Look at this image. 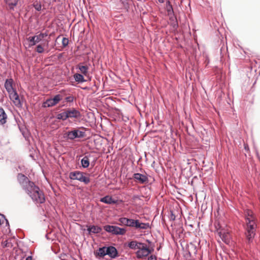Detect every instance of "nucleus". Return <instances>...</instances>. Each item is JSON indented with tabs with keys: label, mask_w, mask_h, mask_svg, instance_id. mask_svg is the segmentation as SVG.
Here are the masks:
<instances>
[{
	"label": "nucleus",
	"mask_w": 260,
	"mask_h": 260,
	"mask_svg": "<svg viewBox=\"0 0 260 260\" xmlns=\"http://www.w3.org/2000/svg\"><path fill=\"white\" fill-rule=\"evenodd\" d=\"M17 179L23 189L25 190L34 202L40 204L45 202V198L43 191L33 182L30 181L25 175L19 173Z\"/></svg>",
	"instance_id": "obj_1"
},
{
	"label": "nucleus",
	"mask_w": 260,
	"mask_h": 260,
	"mask_svg": "<svg viewBox=\"0 0 260 260\" xmlns=\"http://www.w3.org/2000/svg\"><path fill=\"white\" fill-rule=\"evenodd\" d=\"M257 228V220L247 219L245 221V235L247 242L250 244L253 242Z\"/></svg>",
	"instance_id": "obj_2"
},
{
	"label": "nucleus",
	"mask_w": 260,
	"mask_h": 260,
	"mask_svg": "<svg viewBox=\"0 0 260 260\" xmlns=\"http://www.w3.org/2000/svg\"><path fill=\"white\" fill-rule=\"evenodd\" d=\"M85 173L79 171L71 172L69 173V178L71 180H78L85 184H87L90 182V180L89 177L85 175Z\"/></svg>",
	"instance_id": "obj_3"
},
{
	"label": "nucleus",
	"mask_w": 260,
	"mask_h": 260,
	"mask_svg": "<svg viewBox=\"0 0 260 260\" xmlns=\"http://www.w3.org/2000/svg\"><path fill=\"white\" fill-rule=\"evenodd\" d=\"M139 245V249L136 252V256L138 258L140 259L146 257L152 252V250L149 249L146 244L140 242Z\"/></svg>",
	"instance_id": "obj_4"
},
{
	"label": "nucleus",
	"mask_w": 260,
	"mask_h": 260,
	"mask_svg": "<svg viewBox=\"0 0 260 260\" xmlns=\"http://www.w3.org/2000/svg\"><path fill=\"white\" fill-rule=\"evenodd\" d=\"M85 136V133L83 131H80L77 129H74L72 131H68L64 134V138L71 140H73L76 138H82Z\"/></svg>",
	"instance_id": "obj_5"
},
{
	"label": "nucleus",
	"mask_w": 260,
	"mask_h": 260,
	"mask_svg": "<svg viewBox=\"0 0 260 260\" xmlns=\"http://www.w3.org/2000/svg\"><path fill=\"white\" fill-rule=\"evenodd\" d=\"M107 232L116 235H124L126 232L124 228H121L115 225H106L103 227Z\"/></svg>",
	"instance_id": "obj_6"
},
{
	"label": "nucleus",
	"mask_w": 260,
	"mask_h": 260,
	"mask_svg": "<svg viewBox=\"0 0 260 260\" xmlns=\"http://www.w3.org/2000/svg\"><path fill=\"white\" fill-rule=\"evenodd\" d=\"M133 178L138 183L144 184L148 182V178L147 175L137 173L133 175Z\"/></svg>",
	"instance_id": "obj_7"
},
{
	"label": "nucleus",
	"mask_w": 260,
	"mask_h": 260,
	"mask_svg": "<svg viewBox=\"0 0 260 260\" xmlns=\"http://www.w3.org/2000/svg\"><path fill=\"white\" fill-rule=\"evenodd\" d=\"M9 96L16 107L19 108L22 107V104L16 90L9 94Z\"/></svg>",
	"instance_id": "obj_8"
},
{
	"label": "nucleus",
	"mask_w": 260,
	"mask_h": 260,
	"mask_svg": "<svg viewBox=\"0 0 260 260\" xmlns=\"http://www.w3.org/2000/svg\"><path fill=\"white\" fill-rule=\"evenodd\" d=\"M67 114L69 118H78L81 117L80 112L75 108H70L66 110Z\"/></svg>",
	"instance_id": "obj_9"
},
{
	"label": "nucleus",
	"mask_w": 260,
	"mask_h": 260,
	"mask_svg": "<svg viewBox=\"0 0 260 260\" xmlns=\"http://www.w3.org/2000/svg\"><path fill=\"white\" fill-rule=\"evenodd\" d=\"M13 82L12 78L7 79L5 81L4 86L9 94L16 91L13 87Z\"/></svg>",
	"instance_id": "obj_10"
},
{
	"label": "nucleus",
	"mask_w": 260,
	"mask_h": 260,
	"mask_svg": "<svg viewBox=\"0 0 260 260\" xmlns=\"http://www.w3.org/2000/svg\"><path fill=\"white\" fill-rule=\"evenodd\" d=\"M134 228L136 230H147L150 228L149 223L141 222L139 219H135Z\"/></svg>",
	"instance_id": "obj_11"
},
{
	"label": "nucleus",
	"mask_w": 260,
	"mask_h": 260,
	"mask_svg": "<svg viewBox=\"0 0 260 260\" xmlns=\"http://www.w3.org/2000/svg\"><path fill=\"white\" fill-rule=\"evenodd\" d=\"M107 255L111 258H115L118 256V252L117 249L112 246L107 247Z\"/></svg>",
	"instance_id": "obj_12"
},
{
	"label": "nucleus",
	"mask_w": 260,
	"mask_h": 260,
	"mask_svg": "<svg viewBox=\"0 0 260 260\" xmlns=\"http://www.w3.org/2000/svg\"><path fill=\"white\" fill-rule=\"evenodd\" d=\"M87 230L89 235L92 234H99L102 231V228L101 226L94 225H86Z\"/></svg>",
	"instance_id": "obj_13"
},
{
	"label": "nucleus",
	"mask_w": 260,
	"mask_h": 260,
	"mask_svg": "<svg viewBox=\"0 0 260 260\" xmlns=\"http://www.w3.org/2000/svg\"><path fill=\"white\" fill-rule=\"evenodd\" d=\"M100 201L107 204H115L117 203L118 201L114 200L109 196H106L101 198Z\"/></svg>",
	"instance_id": "obj_14"
},
{
	"label": "nucleus",
	"mask_w": 260,
	"mask_h": 260,
	"mask_svg": "<svg viewBox=\"0 0 260 260\" xmlns=\"http://www.w3.org/2000/svg\"><path fill=\"white\" fill-rule=\"evenodd\" d=\"M169 24L172 27V29L174 31H175L177 29L178 27V23L177 20V18L174 16V15L170 16Z\"/></svg>",
	"instance_id": "obj_15"
},
{
	"label": "nucleus",
	"mask_w": 260,
	"mask_h": 260,
	"mask_svg": "<svg viewBox=\"0 0 260 260\" xmlns=\"http://www.w3.org/2000/svg\"><path fill=\"white\" fill-rule=\"evenodd\" d=\"M95 256L100 257H104L105 255H107V247L103 246L99 248L98 250L94 253Z\"/></svg>",
	"instance_id": "obj_16"
},
{
	"label": "nucleus",
	"mask_w": 260,
	"mask_h": 260,
	"mask_svg": "<svg viewBox=\"0 0 260 260\" xmlns=\"http://www.w3.org/2000/svg\"><path fill=\"white\" fill-rule=\"evenodd\" d=\"M7 115L3 108L0 107V123L2 125L7 122Z\"/></svg>",
	"instance_id": "obj_17"
},
{
	"label": "nucleus",
	"mask_w": 260,
	"mask_h": 260,
	"mask_svg": "<svg viewBox=\"0 0 260 260\" xmlns=\"http://www.w3.org/2000/svg\"><path fill=\"white\" fill-rule=\"evenodd\" d=\"M244 216L245 221H247V219L254 220L256 219V217L254 215L252 211L250 210H246L244 211Z\"/></svg>",
	"instance_id": "obj_18"
},
{
	"label": "nucleus",
	"mask_w": 260,
	"mask_h": 260,
	"mask_svg": "<svg viewBox=\"0 0 260 260\" xmlns=\"http://www.w3.org/2000/svg\"><path fill=\"white\" fill-rule=\"evenodd\" d=\"M218 235L224 243H228L230 242V235L228 233L220 231L218 233Z\"/></svg>",
	"instance_id": "obj_19"
},
{
	"label": "nucleus",
	"mask_w": 260,
	"mask_h": 260,
	"mask_svg": "<svg viewBox=\"0 0 260 260\" xmlns=\"http://www.w3.org/2000/svg\"><path fill=\"white\" fill-rule=\"evenodd\" d=\"M140 242L136 240H133L127 243V246L131 249L136 250L139 249Z\"/></svg>",
	"instance_id": "obj_20"
},
{
	"label": "nucleus",
	"mask_w": 260,
	"mask_h": 260,
	"mask_svg": "<svg viewBox=\"0 0 260 260\" xmlns=\"http://www.w3.org/2000/svg\"><path fill=\"white\" fill-rule=\"evenodd\" d=\"M89 155H85L81 160L82 167L83 168H87L89 166Z\"/></svg>",
	"instance_id": "obj_21"
},
{
	"label": "nucleus",
	"mask_w": 260,
	"mask_h": 260,
	"mask_svg": "<svg viewBox=\"0 0 260 260\" xmlns=\"http://www.w3.org/2000/svg\"><path fill=\"white\" fill-rule=\"evenodd\" d=\"M7 5L9 7L10 10H14V7L17 5L18 0H5Z\"/></svg>",
	"instance_id": "obj_22"
},
{
	"label": "nucleus",
	"mask_w": 260,
	"mask_h": 260,
	"mask_svg": "<svg viewBox=\"0 0 260 260\" xmlns=\"http://www.w3.org/2000/svg\"><path fill=\"white\" fill-rule=\"evenodd\" d=\"M166 9L169 16L174 15V10L173 7L169 1H168L166 4Z\"/></svg>",
	"instance_id": "obj_23"
},
{
	"label": "nucleus",
	"mask_w": 260,
	"mask_h": 260,
	"mask_svg": "<svg viewBox=\"0 0 260 260\" xmlns=\"http://www.w3.org/2000/svg\"><path fill=\"white\" fill-rule=\"evenodd\" d=\"M74 78L76 82L78 83H83L86 82V80L84 79L83 76L79 73H76L74 75Z\"/></svg>",
	"instance_id": "obj_24"
},
{
	"label": "nucleus",
	"mask_w": 260,
	"mask_h": 260,
	"mask_svg": "<svg viewBox=\"0 0 260 260\" xmlns=\"http://www.w3.org/2000/svg\"><path fill=\"white\" fill-rule=\"evenodd\" d=\"M56 118L58 120H62L64 121L69 118V116H68V114H67L66 110L60 113H59L56 116Z\"/></svg>",
	"instance_id": "obj_25"
},
{
	"label": "nucleus",
	"mask_w": 260,
	"mask_h": 260,
	"mask_svg": "<svg viewBox=\"0 0 260 260\" xmlns=\"http://www.w3.org/2000/svg\"><path fill=\"white\" fill-rule=\"evenodd\" d=\"M55 105L53 104V102H52L51 98L47 99L45 102H43L42 104V107L43 108H49Z\"/></svg>",
	"instance_id": "obj_26"
},
{
	"label": "nucleus",
	"mask_w": 260,
	"mask_h": 260,
	"mask_svg": "<svg viewBox=\"0 0 260 260\" xmlns=\"http://www.w3.org/2000/svg\"><path fill=\"white\" fill-rule=\"evenodd\" d=\"M32 6L36 11H40L42 9L41 3L37 0L33 2Z\"/></svg>",
	"instance_id": "obj_27"
},
{
	"label": "nucleus",
	"mask_w": 260,
	"mask_h": 260,
	"mask_svg": "<svg viewBox=\"0 0 260 260\" xmlns=\"http://www.w3.org/2000/svg\"><path fill=\"white\" fill-rule=\"evenodd\" d=\"M78 69L80 72L84 75H86L88 72V68L86 66L78 65Z\"/></svg>",
	"instance_id": "obj_28"
},
{
	"label": "nucleus",
	"mask_w": 260,
	"mask_h": 260,
	"mask_svg": "<svg viewBox=\"0 0 260 260\" xmlns=\"http://www.w3.org/2000/svg\"><path fill=\"white\" fill-rule=\"evenodd\" d=\"M48 36L47 33H40L38 35L35 36L36 37L37 42L39 43L41 41H42L45 37Z\"/></svg>",
	"instance_id": "obj_29"
},
{
	"label": "nucleus",
	"mask_w": 260,
	"mask_h": 260,
	"mask_svg": "<svg viewBox=\"0 0 260 260\" xmlns=\"http://www.w3.org/2000/svg\"><path fill=\"white\" fill-rule=\"evenodd\" d=\"M53 104L55 105L60 102L62 99V96L60 94H56L55 95L53 98H51Z\"/></svg>",
	"instance_id": "obj_30"
},
{
	"label": "nucleus",
	"mask_w": 260,
	"mask_h": 260,
	"mask_svg": "<svg viewBox=\"0 0 260 260\" xmlns=\"http://www.w3.org/2000/svg\"><path fill=\"white\" fill-rule=\"evenodd\" d=\"M27 40L30 43L29 46H32L35 45L38 42H37L36 37L35 36L30 37L27 39Z\"/></svg>",
	"instance_id": "obj_31"
},
{
	"label": "nucleus",
	"mask_w": 260,
	"mask_h": 260,
	"mask_svg": "<svg viewBox=\"0 0 260 260\" xmlns=\"http://www.w3.org/2000/svg\"><path fill=\"white\" fill-rule=\"evenodd\" d=\"M128 219L126 217H121L119 219V221L121 223V225L127 226Z\"/></svg>",
	"instance_id": "obj_32"
},
{
	"label": "nucleus",
	"mask_w": 260,
	"mask_h": 260,
	"mask_svg": "<svg viewBox=\"0 0 260 260\" xmlns=\"http://www.w3.org/2000/svg\"><path fill=\"white\" fill-rule=\"evenodd\" d=\"M5 222L8 224V221L5 216L3 214H0V225L3 224Z\"/></svg>",
	"instance_id": "obj_33"
},
{
	"label": "nucleus",
	"mask_w": 260,
	"mask_h": 260,
	"mask_svg": "<svg viewBox=\"0 0 260 260\" xmlns=\"http://www.w3.org/2000/svg\"><path fill=\"white\" fill-rule=\"evenodd\" d=\"M135 219H128V221L127 222V226H129V227H131V228H134V226H135Z\"/></svg>",
	"instance_id": "obj_34"
},
{
	"label": "nucleus",
	"mask_w": 260,
	"mask_h": 260,
	"mask_svg": "<svg viewBox=\"0 0 260 260\" xmlns=\"http://www.w3.org/2000/svg\"><path fill=\"white\" fill-rule=\"evenodd\" d=\"M44 48L41 45H38L37 46L36 51L39 53H42L44 52Z\"/></svg>",
	"instance_id": "obj_35"
},
{
	"label": "nucleus",
	"mask_w": 260,
	"mask_h": 260,
	"mask_svg": "<svg viewBox=\"0 0 260 260\" xmlns=\"http://www.w3.org/2000/svg\"><path fill=\"white\" fill-rule=\"evenodd\" d=\"M69 40L68 38H63L62 40V45L63 47H65L68 45Z\"/></svg>",
	"instance_id": "obj_36"
},
{
	"label": "nucleus",
	"mask_w": 260,
	"mask_h": 260,
	"mask_svg": "<svg viewBox=\"0 0 260 260\" xmlns=\"http://www.w3.org/2000/svg\"><path fill=\"white\" fill-rule=\"evenodd\" d=\"M123 7L125 8H128L129 7L128 3L127 0H119Z\"/></svg>",
	"instance_id": "obj_37"
},
{
	"label": "nucleus",
	"mask_w": 260,
	"mask_h": 260,
	"mask_svg": "<svg viewBox=\"0 0 260 260\" xmlns=\"http://www.w3.org/2000/svg\"><path fill=\"white\" fill-rule=\"evenodd\" d=\"M65 100H66V102H67L72 103L73 102V101L74 100V98L72 95L66 97Z\"/></svg>",
	"instance_id": "obj_38"
},
{
	"label": "nucleus",
	"mask_w": 260,
	"mask_h": 260,
	"mask_svg": "<svg viewBox=\"0 0 260 260\" xmlns=\"http://www.w3.org/2000/svg\"><path fill=\"white\" fill-rule=\"evenodd\" d=\"M176 219V216L173 213V211H171V214H170V219L171 220H173V221H174Z\"/></svg>",
	"instance_id": "obj_39"
},
{
	"label": "nucleus",
	"mask_w": 260,
	"mask_h": 260,
	"mask_svg": "<svg viewBox=\"0 0 260 260\" xmlns=\"http://www.w3.org/2000/svg\"><path fill=\"white\" fill-rule=\"evenodd\" d=\"M148 260H156V256L151 255L148 257Z\"/></svg>",
	"instance_id": "obj_40"
},
{
	"label": "nucleus",
	"mask_w": 260,
	"mask_h": 260,
	"mask_svg": "<svg viewBox=\"0 0 260 260\" xmlns=\"http://www.w3.org/2000/svg\"><path fill=\"white\" fill-rule=\"evenodd\" d=\"M3 244L4 247H9V243L8 242L7 240L3 242Z\"/></svg>",
	"instance_id": "obj_41"
},
{
	"label": "nucleus",
	"mask_w": 260,
	"mask_h": 260,
	"mask_svg": "<svg viewBox=\"0 0 260 260\" xmlns=\"http://www.w3.org/2000/svg\"><path fill=\"white\" fill-rule=\"evenodd\" d=\"M25 260H32V256H28L26 258Z\"/></svg>",
	"instance_id": "obj_42"
},
{
	"label": "nucleus",
	"mask_w": 260,
	"mask_h": 260,
	"mask_svg": "<svg viewBox=\"0 0 260 260\" xmlns=\"http://www.w3.org/2000/svg\"><path fill=\"white\" fill-rule=\"evenodd\" d=\"M158 1L160 3H163L164 2V0H158Z\"/></svg>",
	"instance_id": "obj_43"
},
{
	"label": "nucleus",
	"mask_w": 260,
	"mask_h": 260,
	"mask_svg": "<svg viewBox=\"0 0 260 260\" xmlns=\"http://www.w3.org/2000/svg\"><path fill=\"white\" fill-rule=\"evenodd\" d=\"M244 148H245V150H247V149H248V146H247V145H245Z\"/></svg>",
	"instance_id": "obj_44"
},
{
	"label": "nucleus",
	"mask_w": 260,
	"mask_h": 260,
	"mask_svg": "<svg viewBox=\"0 0 260 260\" xmlns=\"http://www.w3.org/2000/svg\"><path fill=\"white\" fill-rule=\"evenodd\" d=\"M147 241L148 242V243H150V241L149 240H147Z\"/></svg>",
	"instance_id": "obj_45"
},
{
	"label": "nucleus",
	"mask_w": 260,
	"mask_h": 260,
	"mask_svg": "<svg viewBox=\"0 0 260 260\" xmlns=\"http://www.w3.org/2000/svg\"><path fill=\"white\" fill-rule=\"evenodd\" d=\"M86 88H87L86 87L83 88V89H86Z\"/></svg>",
	"instance_id": "obj_46"
},
{
	"label": "nucleus",
	"mask_w": 260,
	"mask_h": 260,
	"mask_svg": "<svg viewBox=\"0 0 260 260\" xmlns=\"http://www.w3.org/2000/svg\"><path fill=\"white\" fill-rule=\"evenodd\" d=\"M135 198H138V196H135Z\"/></svg>",
	"instance_id": "obj_47"
}]
</instances>
